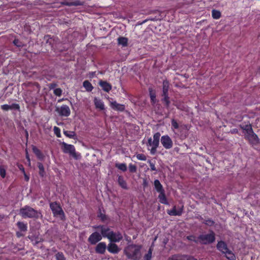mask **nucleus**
Returning <instances> with one entry per match:
<instances>
[{
  "label": "nucleus",
  "instance_id": "1",
  "mask_svg": "<svg viewBox=\"0 0 260 260\" xmlns=\"http://www.w3.org/2000/svg\"><path fill=\"white\" fill-rule=\"evenodd\" d=\"M141 245L132 244L128 245L125 247L123 252L128 259L139 260L141 257Z\"/></svg>",
  "mask_w": 260,
  "mask_h": 260
},
{
  "label": "nucleus",
  "instance_id": "2",
  "mask_svg": "<svg viewBox=\"0 0 260 260\" xmlns=\"http://www.w3.org/2000/svg\"><path fill=\"white\" fill-rule=\"evenodd\" d=\"M19 214L23 218H38L41 213L33 208L26 205L20 209Z\"/></svg>",
  "mask_w": 260,
  "mask_h": 260
},
{
  "label": "nucleus",
  "instance_id": "3",
  "mask_svg": "<svg viewBox=\"0 0 260 260\" xmlns=\"http://www.w3.org/2000/svg\"><path fill=\"white\" fill-rule=\"evenodd\" d=\"M198 240L202 244L208 245L213 243L215 240V234L213 231H210L207 234L199 236Z\"/></svg>",
  "mask_w": 260,
  "mask_h": 260
},
{
  "label": "nucleus",
  "instance_id": "4",
  "mask_svg": "<svg viewBox=\"0 0 260 260\" xmlns=\"http://www.w3.org/2000/svg\"><path fill=\"white\" fill-rule=\"evenodd\" d=\"M61 149L64 153H69L74 157H76V149L74 145L63 142L61 143Z\"/></svg>",
  "mask_w": 260,
  "mask_h": 260
},
{
  "label": "nucleus",
  "instance_id": "5",
  "mask_svg": "<svg viewBox=\"0 0 260 260\" xmlns=\"http://www.w3.org/2000/svg\"><path fill=\"white\" fill-rule=\"evenodd\" d=\"M245 138L248 141L249 143L253 147L259 143V138L257 135L254 133L253 131H252V133L245 134Z\"/></svg>",
  "mask_w": 260,
  "mask_h": 260
},
{
  "label": "nucleus",
  "instance_id": "6",
  "mask_svg": "<svg viewBox=\"0 0 260 260\" xmlns=\"http://www.w3.org/2000/svg\"><path fill=\"white\" fill-rule=\"evenodd\" d=\"M50 208L51 209L54 216L64 215V212L60 205L56 202L50 203Z\"/></svg>",
  "mask_w": 260,
  "mask_h": 260
},
{
  "label": "nucleus",
  "instance_id": "7",
  "mask_svg": "<svg viewBox=\"0 0 260 260\" xmlns=\"http://www.w3.org/2000/svg\"><path fill=\"white\" fill-rule=\"evenodd\" d=\"M102 239V236L98 232L92 233L88 238V242L91 245H95Z\"/></svg>",
  "mask_w": 260,
  "mask_h": 260
},
{
  "label": "nucleus",
  "instance_id": "8",
  "mask_svg": "<svg viewBox=\"0 0 260 260\" xmlns=\"http://www.w3.org/2000/svg\"><path fill=\"white\" fill-rule=\"evenodd\" d=\"M160 142L163 147L166 149H170L173 147V141L168 135L162 136L160 138Z\"/></svg>",
  "mask_w": 260,
  "mask_h": 260
},
{
  "label": "nucleus",
  "instance_id": "9",
  "mask_svg": "<svg viewBox=\"0 0 260 260\" xmlns=\"http://www.w3.org/2000/svg\"><path fill=\"white\" fill-rule=\"evenodd\" d=\"M55 111L61 116L68 117L71 114L69 107L67 105H62L60 107H56Z\"/></svg>",
  "mask_w": 260,
  "mask_h": 260
},
{
  "label": "nucleus",
  "instance_id": "10",
  "mask_svg": "<svg viewBox=\"0 0 260 260\" xmlns=\"http://www.w3.org/2000/svg\"><path fill=\"white\" fill-rule=\"evenodd\" d=\"M109 235H111V238L108 239L111 242H119L123 239V236L120 232H114L113 231L110 232Z\"/></svg>",
  "mask_w": 260,
  "mask_h": 260
},
{
  "label": "nucleus",
  "instance_id": "11",
  "mask_svg": "<svg viewBox=\"0 0 260 260\" xmlns=\"http://www.w3.org/2000/svg\"><path fill=\"white\" fill-rule=\"evenodd\" d=\"M147 146L148 147H151V148L150 149H148L150 150V154L151 155H154L156 152V150L159 146V144L157 142L154 143V141H152V138H149L148 140Z\"/></svg>",
  "mask_w": 260,
  "mask_h": 260
},
{
  "label": "nucleus",
  "instance_id": "12",
  "mask_svg": "<svg viewBox=\"0 0 260 260\" xmlns=\"http://www.w3.org/2000/svg\"><path fill=\"white\" fill-rule=\"evenodd\" d=\"M147 146L148 147H151V148L150 149H148L150 150V154L151 155H154L156 152V150L159 146V144L157 142L154 143V141H152V138H149L148 140Z\"/></svg>",
  "mask_w": 260,
  "mask_h": 260
},
{
  "label": "nucleus",
  "instance_id": "13",
  "mask_svg": "<svg viewBox=\"0 0 260 260\" xmlns=\"http://www.w3.org/2000/svg\"><path fill=\"white\" fill-rule=\"evenodd\" d=\"M168 260H197L192 256L185 255L174 254L169 257Z\"/></svg>",
  "mask_w": 260,
  "mask_h": 260
},
{
  "label": "nucleus",
  "instance_id": "14",
  "mask_svg": "<svg viewBox=\"0 0 260 260\" xmlns=\"http://www.w3.org/2000/svg\"><path fill=\"white\" fill-rule=\"evenodd\" d=\"M107 245L105 242H101L96 245L95 248V251L96 253L104 254L107 249Z\"/></svg>",
  "mask_w": 260,
  "mask_h": 260
},
{
  "label": "nucleus",
  "instance_id": "15",
  "mask_svg": "<svg viewBox=\"0 0 260 260\" xmlns=\"http://www.w3.org/2000/svg\"><path fill=\"white\" fill-rule=\"evenodd\" d=\"M107 248L108 251L112 254H117L120 251V249L118 245L113 242L109 243Z\"/></svg>",
  "mask_w": 260,
  "mask_h": 260
},
{
  "label": "nucleus",
  "instance_id": "16",
  "mask_svg": "<svg viewBox=\"0 0 260 260\" xmlns=\"http://www.w3.org/2000/svg\"><path fill=\"white\" fill-rule=\"evenodd\" d=\"M99 85L102 89L106 92H109L112 89V85L106 81L100 80Z\"/></svg>",
  "mask_w": 260,
  "mask_h": 260
},
{
  "label": "nucleus",
  "instance_id": "17",
  "mask_svg": "<svg viewBox=\"0 0 260 260\" xmlns=\"http://www.w3.org/2000/svg\"><path fill=\"white\" fill-rule=\"evenodd\" d=\"M60 4L63 6H83L84 5V2H81L79 0H76L74 2H68L66 0H63L60 2Z\"/></svg>",
  "mask_w": 260,
  "mask_h": 260
},
{
  "label": "nucleus",
  "instance_id": "18",
  "mask_svg": "<svg viewBox=\"0 0 260 260\" xmlns=\"http://www.w3.org/2000/svg\"><path fill=\"white\" fill-rule=\"evenodd\" d=\"M183 210V206H182L181 208L176 209V207L174 206L173 208L168 211V214L171 216H180L182 215Z\"/></svg>",
  "mask_w": 260,
  "mask_h": 260
},
{
  "label": "nucleus",
  "instance_id": "19",
  "mask_svg": "<svg viewBox=\"0 0 260 260\" xmlns=\"http://www.w3.org/2000/svg\"><path fill=\"white\" fill-rule=\"evenodd\" d=\"M1 108L4 111H8L10 109L20 111V106L18 104L16 103H13L11 105L7 104L3 105L1 106Z\"/></svg>",
  "mask_w": 260,
  "mask_h": 260
},
{
  "label": "nucleus",
  "instance_id": "20",
  "mask_svg": "<svg viewBox=\"0 0 260 260\" xmlns=\"http://www.w3.org/2000/svg\"><path fill=\"white\" fill-rule=\"evenodd\" d=\"M216 247L222 253L227 252V250L229 249L226 243L223 241H218L216 245Z\"/></svg>",
  "mask_w": 260,
  "mask_h": 260
},
{
  "label": "nucleus",
  "instance_id": "21",
  "mask_svg": "<svg viewBox=\"0 0 260 260\" xmlns=\"http://www.w3.org/2000/svg\"><path fill=\"white\" fill-rule=\"evenodd\" d=\"M240 127L243 129L245 135L252 133V131H253L251 124L249 122L247 124L242 123L240 125Z\"/></svg>",
  "mask_w": 260,
  "mask_h": 260
},
{
  "label": "nucleus",
  "instance_id": "22",
  "mask_svg": "<svg viewBox=\"0 0 260 260\" xmlns=\"http://www.w3.org/2000/svg\"><path fill=\"white\" fill-rule=\"evenodd\" d=\"M111 107L113 109L120 112L123 111L125 109L124 105L118 104L116 101L111 103Z\"/></svg>",
  "mask_w": 260,
  "mask_h": 260
},
{
  "label": "nucleus",
  "instance_id": "23",
  "mask_svg": "<svg viewBox=\"0 0 260 260\" xmlns=\"http://www.w3.org/2000/svg\"><path fill=\"white\" fill-rule=\"evenodd\" d=\"M161 102L164 104L165 106L167 108H169L171 104L170 101V97L169 96L168 93H161Z\"/></svg>",
  "mask_w": 260,
  "mask_h": 260
},
{
  "label": "nucleus",
  "instance_id": "24",
  "mask_svg": "<svg viewBox=\"0 0 260 260\" xmlns=\"http://www.w3.org/2000/svg\"><path fill=\"white\" fill-rule=\"evenodd\" d=\"M113 232L108 227H106L103 225V228L101 229V233L102 237L104 238H110L111 235H109L110 232Z\"/></svg>",
  "mask_w": 260,
  "mask_h": 260
},
{
  "label": "nucleus",
  "instance_id": "25",
  "mask_svg": "<svg viewBox=\"0 0 260 260\" xmlns=\"http://www.w3.org/2000/svg\"><path fill=\"white\" fill-rule=\"evenodd\" d=\"M117 182L118 185L124 189H128L127 184L126 181L124 179L123 176H118Z\"/></svg>",
  "mask_w": 260,
  "mask_h": 260
},
{
  "label": "nucleus",
  "instance_id": "26",
  "mask_svg": "<svg viewBox=\"0 0 260 260\" xmlns=\"http://www.w3.org/2000/svg\"><path fill=\"white\" fill-rule=\"evenodd\" d=\"M149 96L150 98V102L152 105H154L156 103V92L152 88L148 89Z\"/></svg>",
  "mask_w": 260,
  "mask_h": 260
},
{
  "label": "nucleus",
  "instance_id": "27",
  "mask_svg": "<svg viewBox=\"0 0 260 260\" xmlns=\"http://www.w3.org/2000/svg\"><path fill=\"white\" fill-rule=\"evenodd\" d=\"M94 103L96 108L99 109L101 110L105 109L104 102L101 99L95 98L94 99Z\"/></svg>",
  "mask_w": 260,
  "mask_h": 260
},
{
  "label": "nucleus",
  "instance_id": "28",
  "mask_svg": "<svg viewBox=\"0 0 260 260\" xmlns=\"http://www.w3.org/2000/svg\"><path fill=\"white\" fill-rule=\"evenodd\" d=\"M159 193L158 198L160 203L162 204L168 205L169 203L165 194V191H163Z\"/></svg>",
  "mask_w": 260,
  "mask_h": 260
},
{
  "label": "nucleus",
  "instance_id": "29",
  "mask_svg": "<svg viewBox=\"0 0 260 260\" xmlns=\"http://www.w3.org/2000/svg\"><path fill=\"white\" fill-rule=\"evenodd\" d=\"M154 185L155 189L158 193L165 191L162 185H161V184L160 183V181L156 179L154 180Z\"/></svg>",
  "mask_w": 260,
  "mask_h": 260
},
{
  "label": "nucleus",
  "instance_id": "30",
  "mask_svg": "<svg viewBox=\"0 0 260 260\" xmlns=\"http://www.w3.org/2000/svg\"><path fill=\"white\" fill-rule=\"evenodd\" d=\"M63 134L68 138L73 139H77V135L75 132L74 131H63Z\"/></svg>",
  "mask_w": 260,
  "mask_h": 260
},
{
  "label": "nucleus",
  "instance_id": "31",
  "mask_svg": "<svg viewBox=\"0 0 260 260\" xmlns=\"http://www.w3.org/2000/svg\"><path fill=\"white\" fill-rule=\"evenodd\" d=\"M118 44L122 47H126L128 45V39L123 37H119L117 39Z\"/></svg>",
  "mask_w": 260,
  "mask_h": 260
},
{
  "label": "nucleus",
  "instance_id": "32",
  "mask_svg": "<svg viewBox=\"0 0 260 260\" xmlns=\"http://www.w3.org/2000/svg\"><path fill=\"white\" fill-rule=\"evenodd\" d=\"M200 219L203 220V223L209 226H212L215 224V221L211 218L204 219V218L202 216H200Z\"/></svg>",
  "mask_w": 260,
  "mask_h": 260
},
{
  "label": "nucleus",
  "instance_id": "33",
  "mask_svg": "<svg viewBox=\"0 0 260 260\" xmlns=\"http://www.w3.org/2000/svg\"><path fill=\"white\" fill-rule=\"evenodd\" d=\"M17 225L21 232H25L27 230V223H25L21 221H18L17 223Z\"/></svg>",
  "mask_w": 260,
  "mask_h": 260
},
{
  "label": "nucleus",
  "instance_id": "34",
  "mask_svg": "<svg viewBox=\"0 0 260 260\" xmlns=\"http://www.w3.org/2000/svg\"><path fill=\"white\" fill-rule=\"evenodd\" d=\"M83 86L86 89V91L88 92L91 91L93 88L91 83L88 80H85L83 82Z\"/></svg>",
  "mask_w": 260,
  "mask_h": 260
},
{
  "label": "nucleus",
  "instance_id": "35",
  "mask_svg": "<svg viewBox=\"0 0 260 260\" xmlns=\"http://www.w3.org/2000/svg\"><path fill=\"white\" fill-rule=\"evenodd\" d=\"M37 167H38V168L39 169V175L42 177H44L45 175V169H44V167L43 164L42 162H38L37 163Z\"/></svg>",
  "mask_w": 260,
  "mask_h": 260
},
{
  "label": "nucleus",
  "instance_id": "36",
  "mask_svg": "<svg viewBox=\"0 0 260 260\" xmlns=\"http://www.w3.org/2000/svg\"><path fill=\"white\" fill-rule=\"evenodd\" d=\"M224 254H225V257L229 260H236V256L233 252L229 249L227 250V252Z\"/></svg>",
  "mask_w": 260,
  "mask_h": 260
},
{
  "label": "nucleus",
  "instance_id": "37",
  "mask_svg": "<svg viewBox=\"0 0 260 260\" xmlns=\"http://www.w3.org/2000/svg\"><path fill=\"white\" fill-rule=\"evenodd\" d=\"M211 13H212V17L214 19H218L221 16V13L219 10L213 9L212 10Z\"/></svg>",
  "mask_w": 260,
  "mask_h": 260
},
{
  "label": "nucleus",
  "instance_id": "38",
  "mask_svg": "<svg viewBox=\"0 0 260 260\" xmlns=\"http://www.w3.org/2000/svg\"><path fill=\"white\" fill-rule=\"evenodd\" d=\"M169 89V82L165 80L162 82V93H168Z\"/></svg>",
  "mask_w": 260,
  "mask_h": 260
},
{
  "label": "nucleus",
  "instance_id": "39",
  "mask_svg": "<svg viewBox=\"0 0 260 260\" xmlns=\"http://www.w3.org/2000/svg\"><path fill=\"white\" fill-rule=\"evenodd\" d=\"M115 166L116 168L123 172H125L127 170L126 165L124 163H116Z\"/></svg>",
  "mask_w": 260,
  "mask_h": 260
},
{
  "label": "nucleus",
  "instance_id": "40",
  "mask_svg": "<svg viewBox=\"0 0 260 260\" xmlns=\"http://www.w3.org/2000/svg\"><path fill=\"white\" fill-rule=\"evenodd\" d=\"M152 248L150 247L148 252L144 256L143 260H151L152 258Z\"/></svg>",
  "mask_w": 260,
  "mask_h": 260
},
{
  "label": "nucleus",
  "instance_id": "41",
  "mask_svg": "<svg viewBox=\"0 0 260 260\" xmlns=\"http://www.w3.org/2000/svg\"><path fill=\"white\" fill-rule=\"evenodd\" d=\"M55 256L56 260H66V258L62 252H57Z\"/></svg>",
  "mask_w": 260,
  "mask_h": 260
},
{
  "label": "nucleus",
  "instance_id": "42",
  "mask_svg": "<svg viewBox=\"0 0 260 260\" xmlns=\"http://www.w3.org/2000/svg\"><path fill=\"white\" fill-rule=\"evenodd\" d=\"M44 40L46 41V43H49L52 47L53 39L49 35L44 36Z\"/></svg>",
  "mask_w": 260,
  "mask_h": 260
},
{
  "label": "nucleus",
  "instance_id": "43",
  "mask_svg": "<svg viewBox=\"0 0 260 260\" xmlns=\"http://www.w3.org/2000/svg\"><path fill=\"white\" fill-rule=\"evenodd\" d=\"M32 151L38 157L41 158L42 157V154L41 151L36 147L34 146L32 148Z\"/></svg>",
  "mask_w": 260,
  "mask_h": 260
},
{
  "label": "nucleus",
  "instance_id": "44",
  "mask_svg": "<svg viewBox=\"0 0 260 260\" xmlns=\"http://www.w3.org/2000/svg\"><path fill=\"white\" fill-rule=\"evenodd\" d=\"M98 217L101 219L102 221H105L107 219V216L104 213H103L101 210H100L98 214Z\"/></svg>",
  "mask_w": 260,
  "mask_h": 260
},
{
  "label": "nucleus",
  "instance_id": "45",
  "mask_svg": "<svg viewBox=\"0 0 260 260\" xmlns=\"http://www.w3.org/2000/svg\"><path fill=\"white\" fill-rule=\"evenodd\" d=\"M53 131L55 135L56 136L57 138L61 137V133H60V129L57 126H54L53 127Z\"/></svg>",
  "mask_w": 260,
  "mask_h": 260
},
{
  "label": "nucleus",
  "instance_id": "46",
  "mask_svg": "<svg viewBox=\"0 0 260 260\" xmlns=\"http://www.w3.org/2000/svg\"><path fill=\"white\" fill-rule=\"evenodd\" d=\"M171 126H172V128H173V129H178L179 124H178V122H177V121L175 119H172L171 120Z\"/></svg>",
  "mask_w": 260,
  "mask_h": 260
},
{
  "label": "nucleus",
  "instance_id": "47",
  "mask_svg": "<svg viewBox=\"0 0 260 260\" xmlns=\"http://www.w3.org/2000/svg\"><path fill=\"white\" fill-rule=\"evenodd\" d=\"M160 134L159 133L157 132L155 133L153 135V141H154V143L157 142L159 144V139H160Z\"/></svg>",
  "mask_w": 260,
  "mask_h": 260
},
{
  "label": "nucleus",
  "instance_id": "48",
  "mask_svg": "<svg viewBox=\"0 0 260 260\" xmlns=\"http://www.w3.org/2000/svg\"><path fill=\"white\" fill-rule=\"evenodd\" d=\"M129 171L131 173H135L137 171V167L136 165L132 164H129L128 165Z\"/></svg>",
  "mask_w": 260,
  "mask_h": 260
},
{
  "label": "nucleus",
  "instance_id": "49",
  "mask_svg": "<svg viewBox=\"0 0 260 260\" xmlns=\"http://www.w3.org/2000/svg\"><path fill=\"white\" fill-rule=\"evenodd\" d=\"M136 157L138 160H146L147 159V157L145 155L142 153H139L136 154Z\"/></svg>",
  "mask_w": 260,
  "mask_h": 260
},
{
  "label": "nucleus",
  "instance_id": "50",
  "mask_svg": "<svg viewBox=\"0 0 260 260\" xmlns=\"http://www.w3.org/2000/svg\"><path fill=\"white\" fill-rule=\"evenodd\" d=\"M62 91L60 88H56L53 91L54 94L57 96H60L62 94Z\"/></svg>",
  "mask_w": 260,
  "mask_h": 260
},
{
  "label": "nucleus",
  "instance_id": "51",
  "mask_svg": "<svg viewBox=\"0 0 260 260\" xmlns=\"http://www.w3.org/2000/svg\"><path fill=\"white\" fill-rule=\"evenodd\" d=\"M147 162L149 164L150 169L151 171H156V168L155 166V161L153 162L150 160H148Z\"/></svg>",
  "mask_w": 260,
  "mask_h": 260
},
{
  "label": "nucleus",
  "instance_id": "52",
  "mask_svg": "<svg viewBox=\"0 0 260 260\" xmlns=\"http://www.w3.org/2000/svg\"><path fill=\"white\" fill-rule=\"evenodd\" d=\"M6 170L2 167L0 166V175L3 178H4L6 177Z\"/></svg>",
  "mask_w": 260,
  "mask_h": 260
},
{
  "label": "nucleus",
  "instance_id": "53",
  "mask_svg": "<svg viewBox=\"0 0 260 260\" xmlns=\"http://www.w3.org/2000/svg\"><path fill=\"white\" fill-rule=\"evenodd\" d=\"M13 44L18 47H21L23 46L22 42H21L18 39H15L13 41Z\"/></svg>",
  "mask_w": 260,
  "mask_h": 260
},
{
  "label": "nucleus",
  "instance_id": "54",
  "mask_svg": "<svg viewBox=\"0 0 260 260\" xmlns=\"http://www.w3.org/2000/svg\"><path fill=\"white\" fill-rule=\"evenodd\" d=\"M186 239L187 240H188L189 241H192L195 242H197V241H196L195 240V237L193 235H190V236H187Z\"/></svg>",
  "mask_w": 260,
  "mask_h": 260
},
{
  "label": "nucleus",
  "instance_id": "55",
  "mask_svg": "<svg viewBox=\"0 0 260 260\" xmlns=\"http://www.w3.org/2000/svg\"><path fill=\"white\" fill-rule=\"evenodd\" d=\"M19 169L22 172V173H25L24 168L22 165H18Z\"/></svg>",
  "mask_w": 260,
  "mask_h": 260
},
{
  "label": "nucleus",
  "instance_id": "56",
  "mask_svg": "<svg viewBox=\"0 0 260 260\" xmlns=\"http://www.w3.org/2000/svg\"><path fill=\"white\" fill-rule=\"evenodd\" d=\"M103 225H95L93 226V228L95 229L100 230L101 231L102 228H103Z\"/></svg>",
  "mask_w": 260,
  "mask_h": 260
},
{
  "label": "nucleus",
  "instance_id": "57",
  "mask_svg": "<svg viewBox=\"0 0 260 260\" xmlns=\"http://www.w3.org/2000/svg\"><path fill=\"white\" fill-rule=\"evenodd\" d=\"M24 176V178H25V180L26 181H28L29 179V176L26 174V173H23Z\"/></svg>",
  "mask_w": 260,
  "mask_h": 260
},
{
  "label": "nucleus",
  "instance_id": "58",
  "mask_svg": "<svg viewBox=\"0 0 260 260\" xmlns=\"http://www.w3.org/2000/svg\"><path fill=\"white\" fill-rule=\"evenodd\" d=\"M16 236L17 237L20 238L22 236H23L24 235L23 234L21 233L20 232H16Z\"/></svg>",
  "mask_w": 260,
  "mask_h": 260
},
{
  "label": "nucleus",
  "instance_id": "59",
  "mask_svg": "<svg viewBox=\"0 0 260 260\" xmlns=\"http://www.w3.org/2000/svg\"><path fill=\"white\" fill-rule=\"evenodd\" d=\"M56 86V84H55V83H51L50 84L49 87H50V89H53V88H55Z\"/></svg>",
  "mask_w": 260,
  "mask_h": 260
},
{
  "label": "nucleus",
  "instance_id": "60",
  "mask_svg": "<svg viewBox=\"0 0 260 260\" xmlns=\"http://www.w3.org/2000/svg\"><path fill=\"white\" fill-rule=\"evenodd\" d=\"M4 218V215L0 214V220H3Z\"/></svg>",
  "mask_w": 260,
  "mask_h": 260
},
{
  "label": "nucleus",
  "instance_id": "61",
  "mask_svg": "<svg viewBox=\"0 0 260 260\" xmlns=\"http://www.w3.org/2000/svg\"><path fill=\"white\" fill-rule=\"evenodd\" d=\"M52 251L54 252H57V250L55 249V248H52Z\"/></svg>",
  "mask_w": 260,
  "mask_h": 260
},
{
  "label": "nucleus",
  "instance_id": "62",
  "mask_svg": "<svg viewBox=\"0 0 260 260\" xmlns=\"http://www.w3.org/2000/svg\"><path fill=\"white\" fill-rule=\"evenodd\" d=\"M26 158L28 159L29 162L30 163V159H29V156L28 155H26Z\"/></svg>",
  "mask_w": 260,
  "mask_h": 260
},
{
  "label": "nucleus",
  "instance_id": "63",
  "mask_svg": "<svg viewBox=\"0 0 260 260\" xmlns=\"http://www.w3.org/2000/svg\"><path fill=\"white\" fill-rule=\"evenodd\" d=\"M143 184H144V185H146L147 184V183H146V181H145L144 182Z\"/></svg>",
  "mask_w": 260,
  "mask_h": 260
},
{
  "label": "nucleus",
  "instance_id": "64",
  "mask_svg": "<svg viewBox=\"0 0 260 260\" xmlns=\"http://www.w3.org/2000/svg\"><path fill=\"white\" fill-rule=\"evenodd\" d=\"M258 72H259V73H260V67H259V69H258Z\"/></svg>",
  "mask_w": 260,
  "mask_h": 260
}]
</instances>
